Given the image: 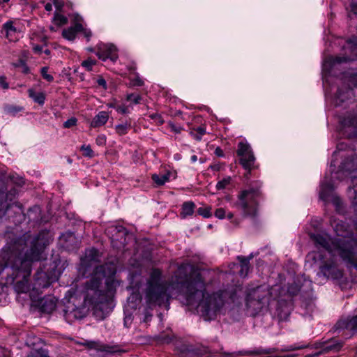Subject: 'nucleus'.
<instances>
[{
    "label": "nucleus",
    "instance_id": "nucleus-63",
    "mask_svg": "<svg viewBox=\"0 0 357 357\" xmlns=\"http://www.w3.org/2000/svg\"><path fill=\"white\" fill-rule=\"evenodd\" d=\"M54 3L57 8H61L62 6V4L60 3L57 0L55 1Z\"/></svg>",
    "mask_w": 357,
    "mask_h": 357
},
{
    "label": "nucleus",
    "instance_id": "nucleus-36",
    "mask_svg": "<svg viewBox=\"0 0 357 357\" xmlns=\"http://www.w3.org/2000/svg\"><path fill=\"white\" fill-rule=\"evenodd\" d=\"M81 151H82L83 155L89 158H93L94 155L93 151L89 145H82L81 146Z\"/></svg>",
    "mask_w": 357,
    "mask_h": 357
},
{
    "label": "nucleus",
    "instance_id": "nucleus-43",
    "mask_svg": "<svg viewBox=\"0 0 357 357\" xmlns=\"http://www.w3.org/2000/svg\"><path fill=\"white\" fill-rule=\"evenodd\" d=\"M215 215L216 218H219V219H223L225 218L226 216V214H225V211L224 208H218L215 212Z\"/></svg>",
    "mask_w": 357,
    "mask_h": 357
},
{
    "label": "nucleus",
    "instance_id": "nucleus-54",
    "mask_svg": "<svg viewBox=\"0 0 357 357\" xmlns=\"http://www.w3.org/2000/svg\"><path fill=\"white\" fill-rule=\"evenodd\" d=\"M82 31L83 32L84 36L86 38L87 40H89L92 35L91 31L87 29H84V28Z\"/></svg>",
    "mask_w": 357,
    "mask_h": 357
},
{
    "label": "nucleus",
    "instance_id": "nucleus-13",
    "mask_svg": "<svg viewBox=\"0 0 357 357\" xmlns=\"http://www.w3.org/2000/svg\"><path fill=\"white\" fill-rule=\"evenodd\" d=\"M105 232L109 236L114 247L120 248L124 246L125 236L127 234V230L124 227L112 225L106 229Z\"/></svg>",
    "mask_w": 357,
    "mask_h": 357
},
{
    "label": "nucleus",
    "instance_id": "nucleus-4",
    "mask_svg": "<svg viewBox=\"0 0 357 357\" xmlns=\"http://www.w3.org/2000/svg\"><path fill=\"white\" fill-rule=\"evenodd\" d=\"M98 258L99 255L98 250L95 248H90L86 250L85 255L81 261V264L85 269L94 267L93 275L85 284V302L94 305L95 307L97 309L107 312L111 305L110 294H112V290L111 286L107 280L106 281L107 291L105 292L102 289V284L105 278V267L103 265H96Z\"/></svg>",
    "mask_w": 357,
    "mask_h": 357
},
{
    "label": "nucleus",
    "instance_id": "nucleus-40",
    "mask_svg": "<svg viewBox=\"0 0 357 357\" xmlns=\"http://www.w3.org/2000/svg\"><path fill=\"white\" fill-rule=\"evenodd\" d=\"M132 321V314H129L128 312V310L126 309L125 310V317H124V326L127 328H128L131 323Z\"/></svg>",
    "mask_w": 357,
    "mask_h": 357
},
{
    "label": "nucleus",
    "instance_id": "nucleus-24",
    "mask_svg": "<svg viewBox=\"0 0 357 357\" xmlns=\"http://www.w3.org/2000/svg\"><path fill=\"white\" fill-rule=\"evenodd\" d=\"M109 119V114L105 111H101L96 114L91 122V126L98 128L105 125Z\"/></svg>",
    "mask_w": 357,
    "mask_h": 357
},
{
    "label": "nucleus",
    "instance_id": "nucleus-22",
    "mask_svg": "<svg viewBox=\"0 0 357 357\" xmlns=\"http://www.w3.org/2000/svg\"><path fill=\"white\" fill-rule=\"evenodd\" d=\"M83 26L80 23H76L74 26L65 29L62 31L63 38L68 40H73L78 32L82 31Z\"/></svg>",
    "mask_w": 357,
    "mask_h": 357
},
{
    "label": "nucleus",
    "instance_id": "nucleus-57",
    "mask_svg": "<svg viewBox=\"0 0 357 357\" xmlns=\"http://www.w3.org/2000/svg\"><path fill=\"white\" fill-rule=\"evenodd\" d=\"M151 317H152V314H150L148 311H146L145 314H144V317L143 319V321L144 322L149 321L151 320Z\"/></svg>",
    "mask_w": 357,
    "mask_h": 357
},
{
    "label": "nucleus",
    "instance_id": "nucleus-59",
    "mask_svg": "<svg viewBox=\"0 0 357 357\" xmlns=\"http://www.w3.org/2000/svg\"><path fill=\"white\" fill-rule=\"evenodd\" d=\"M134 84L137 85V86H142L143 84V81L142 79H140L139 78H137L134 82Z\"/></svg>",
    "mask_w": 357,
    "mask_h": 357
},
{
    "label": "nucleus",
    "instance_id": "nucleus-9",
    "mask_svg": "<svg viewBox=\"0 0 357 357\" xmlns=\"http://www.w3.org/2000/svg\"><path fill=\"white\" fill-rule=\"evenodd\" d=\"M349 82L357 86V74L351 76ZM340 130L346 137H357V112L348 113L340 120Z\"/></svg>",
    "mask_w": 357,
    "mask_h": 357
},
{
    "label": "nucleus",
    "instance_id": "nucleus-15",
    "mask_svg": "<svg viewBox=\"0 0 357 357\" xmlns=\"http://www.w3.org/2000/svg\"><path fill=\"white\" fill-rule=\"evenodd\" d=\"M16 190L15 189L11 190L6 195V200L5 202H0V218L6 215L8 211L13 208H16L17 211L15 213H21L22 212L21 206L15 202L7 203V200L12 201V197L15 195ZM4 192L0 190V197H3Z\"/></svg>",
    "mask_w": 357,
    "mask_h": 357
},
{
    "label": "nucleus",
    "instance_id": "nucleus-11",
    "mask_svg": "<svg viewBox=\"0 0 357 357\" xmlns=\"http://www.w3.org/2000/svg\"><path fill=\"white\" fill-rule=\"evenodd\" d=\"M236 153L239 157L240 164L245 169L248 171L245 174V176L248 177L250 171L255 167V157L252 148L246 142H240L238 144Z\"/></svg>",
    "mask_w": 357,
    "mask_h": 357
},
{
    "label": "nucleus",
    "instance_id": "nucleus-25",
    "mask_svg": "<svg viewBox=\"0 0 357 357\" xmlns=\"http://www.w3.org/2000/svg\"><path fill=\"white\" fill-rule=\"evenodd\" d=\"M33 288L37 290L47 288L50 284L49 280L46 278L45 273L43 272H37Z\"/></svg>",
    "mask_w": 357,
    "mask_h": 357
},
{
    "label": "nucleus",
    "instance_id": "nucleus-3",
    "mask_svg": "<svg viewBox=\"0 0 357 357\" xmlns=\"http://www.w3.org/2000/svg\"><path fill=\"white\" fill-rule=\"evenodd\" d=\"M331 226L337 235L331 238L326 233L310 234V238L318 249L326 250L328 255H338L349 267L357 270V239L347 223L342 220H333ZM357 229V218L354 221Z\"/></svg>",
    "mask_w": 357,
    "mask_h": 357
},
{
    "label": "nucleus",
    "instance_id": "nucleus-5",
    "mask_svg": "<svg viewBox=\"0 0 357 357\" xmlns=\"http://www.w3.org/2000/svg\"><path fill=\"white\" fill-rule=\"evenodd\" d=\"M332 257L338 255H328L326 250L322 251L311 252L307 255V261H312L318 264L320 273L328 279L337 280L342 276V271L337 267Z\"/></svg>",
    "mask_w": 357,
    "mask_h": 357
},
{
    "label": "nucleus",
    "instance_id": "nucleus-52",
    "mask_svg": "<svg viewBox=\"0 0 357 357\" xmlns=\"http://www.w3.org/2000/svg\"><path fill=\"white\" fill-rule=\"evenodd\" d=\"M351 11L357 15V0H351Z\"/></svg>",
    "mask_w": 357,
    "mask_h": 357
},
{
    "label": "nucleus",
    "instance_id": "nucleus-19",
    "mask_svg": "<svg viewBox=\"0 0 357 357\" xmlns=\"http://www.w3.org/2000/svg\"><path fill=\"white\" fill-rule=\"evenodd\" d=\"M151 178L157 185L160 186L163 185L171 179H174L176 178V174L170 171H167L164 174H154L152 175Z\"/></svg>",
    "mask_w": 357,
    "mask_h": 357
},
{
    "label": "nucleus",
    "instance_id": "nucleus-30",
    "mask_svg": "<svg viewBox=\"0 0 357 357\" xmlns=\"http://www.w3.org/2000/svg\"><path fill=\"white\" fill-rule=\"evenodd\" d=\"M190 133L194 139L200 141L206 133V128L204 126H199L192 129Z\"/></svg>",
    "mask_w": 357,
    "mask_h": 357
},
{
    "label": "nucleus",
    "instance_id": "nucleus-45",
    "mask_svg": "<svg viewBox=\"0 0 357 357\" xmlns=\"http://www.w3.org/2000/svg\"><path fill=\"white\" fill-rule=\"evenodd\" d=\"M63 238H66V242L73 243L76 241V238L73 233H66L63 236Z\"/></svg>",
    "mask_w": 357,
    "mask_h": 357
},
{
    "label": "nucleus",
    "instance_id": "nucleus-56",
    "mask_svg": "<svg viewBox=\"0 0 357 357\" xmlns=\"http://www.w3.org/2000/svg\"><path fill=\"white\" fill-rule=\"evenodd\" d=\"M33 50L36 54H40L43 52V47L40 45H35L33 47Z\"/></svg>",
    "mask_w": 357,
    "mask_h": 357
},
{
    "label": "nucleus",
    "instance_id": "nucleus-37",
    "mask_svg": "<svg viewBox=\"0 0 357 357\" xmlns=\"http://www.w3.org/2000/svg\"><path fill=\"white\" fill-rule=\"evenodd\" d=\"M301 290V287L297 284H291L288 287L287 292L290 296L296 295Z\"/></svg>",
    "mask_w": 357,
    "mask_h": 357
},
{
    "label": "nucleus",
    "instance_id": "nucleus-17",
    "mask_svg": "<svg viewBox=\"0 0 357 357\" xmlns=\"http://www.w3.org/2000/svg\"><path fill=\"white\" fill-rule=\"evenodd\" d=\"M96 54L99 59L103 61H105L107 59H110L112 61H115L118 58L116 48L112 44L99 45Z\"/></svg>",
    "mask_w": 357,
    "mask_h": 357
},
{
    "label": "nucleus",
    "instance_id": "nucleus-6",
    "mask_svg": "<svg viewBox=\"0 0 357 357\" xmlns=\"http://www.w3.org/2000/svg\"><path fill=\"white\" fill-rule=\"evenodd\" d=\"M260 182H256L255 185L242 190L238 195L236 207L241 211L244 217H254L257 214L258 198L261 195Z\"/></svg>",
    "mask_w": 357,
    "mask_h": 357
},
{
    "label": "nucleus",
    "instance_id": "nucleus-42",
    "mask_svg": "<svg viewBox=\"0 0 357 357\" xmlns=\"http://www.w3.org/2000/svg\"><path fill=\"white\" fill-rule=\"evenodd\" d=\"M77 123V119L73 117L69 119H68L66 121L63 123V127L66 128H71L74 126H75Z\"/></svg>",
    "mask_w": 357,
    "mask_h": 357
},
{
    "label": "nucleus",
    "instance_id": "nucleus-60",
    "mask_svg": "<svg viewBox=\"0 0 357 357\" xmlns=\"http://www.w3.org/2000/svg\"><path fill=\"white\" fill-rule=\"evenodd\" d=\"M45 8L47 11H51L52 10V6L51 3H47L45 6Z\"/></svg>",
    "mask_w": 357,
    "mask_h": 357
},
{
    "label": "nucleus",
    "instance_id": "nucleus-1",
    "mask_svg": "<svg viewBox=\"0 0 357 357\" xmlns=\"http://www.w3.org/2000/svg\"><path fill=\"white\" fill-rule=\"evenodd\" d=\"M162 271L153 268L147 280L144 298L149 307L165 305L169 307L170 294L168 286L182 293L185 304L196 307L205 320L215 318L226 302H234L236 294L231 291H221L208 295L204 292L205 284L197 268L188 264H183L172 275L169 283L163 280Z\"/></svg>",
    "mask_w": 357,
    "mask_h": 357
},
{
    "label": "nucleus",
    "instance_id": "nucleus-41",
    "mask_svg": "<svg viewBox=\"0 0 357 357\" xmlns=\"http://www.w3.org/2000/svg\"><path fill=\"white\" fill-rule=\"evenodd\" d=\"M96 63L95 61L89 59L82 61V66L84 67L88 71L91 70L92 66Z\"/></svg>",
    "mask_w": 357,
    "mask_h": 357
},
{
    "label": "nucleus",
    "instance_id": "nucleus-62",
    "mask_svg": "<svg viewBox=\"0 0 357 357\" xmlns=\"http://www.w3.org/2000/svg\"><path fill=\"white\" fill-rule=\"evenodd\" d=\"M190 160H191V162H192V163H194V162H197V155H192V156H191V158H190Z\"/></svg>",
    "mask_w": 357,
    "mask_h": 357
},
{
    "label": "nucleus",
    "instance_id": "nucleus-58",
    "mask_svg": "<svg viewBox=\"0 0 357 357\" xmlns=\"http://www.w3.org/2000/svg\"><path fill=\"white\" fill-rule=\"evenodd\" d=\"M20 63L23 66V73H25V74H27L29 73V67L24 63V61H20Z\"/></svg>",
    "mask_w": 357,
    "mask_h": 357
},
{
    "label": "nucleus",
    "instance_id": "nucleus-34",
    "mask_svg": "<svg viewBox=\"0 0 357 357\" xmlns=\"http://www.w3.org/2000/svg\"><path fill=\"white\" fill-rule=\"evenodd\" d=\"M231 179L230 176H227L219 181L216 184V188L219 190L225 189L230 183Z\"/></svg>",
    "mask_w": 357,
    "mask_h": 357
},
{
    "label": "nucleus",
    "instance_id": "nucleus-20",
    "mask_svg": "<svg viewBox=\"0 0 357 357\" xmlns=\"http://www.w3.org/2000/svg\"><path fill=\"white\" fill-rule=\"evenodd\" d=\"M342 347V342H340L336 340H333L326 343L324 345L321 351L316 352L314 354L312 355V356H317L322 352H325V353L330 352V351L337 352L341 349Z\"/></svg>",
    "mask_w": 357,
    "mask_h": 357
},
{
    "label": "nucleus",
    "instance_id": "nucleus-38",
    "mask_svg": "<svg viewBox=\"0 0 357 357\" xmlns=\"http://www.w3.org/2000/svg\"><path fill=\"white\" fill-rule=\"evenodd\" d=\"M142 98L139 95L131 93L127 96V100L135 104L139 103Z\"/></svg>",
    "mask_w": 357,
    "mask_h": 357
},
{
    "label": "nucleus",
    "instance_id": "nucleus-47",
    "mask_svg": "<svg viewBox=\"0 0 357 357\" xmlns=\"http://www.w3.org/2000/svg\"><path fill=\"white\" fill-rule=\"evenodd\" d=\"M305 347V346H303V345H302V346L290 345V346L286 347L285 348L282 349V351H294V350H296V349H301Z\"/></svg>",
    "mask_w": 357,
    "mask_h": 357
},
{
    "label": "nucleus",
    "instance_id": "nucleus-31",
    "mask_svg": "<svg viewBox=\"0 0 357 357\" xmlns=\"http://www.w3.org/2000/svg\"><path fill=\"white\" fill-rule=\"evenodd\" d=\"M131 125L130 123L124 122L123 123L118 124L115 126V130L119 135H124L128 133L130 130Z\"/></svg>",
    "mask_w": 357,
    "mask_h": 357
},
{
    "label": "nucleus",
    "instance_id": "nucleus-26",
    "mask_svg": "<svg viewBox=\"0 0 357 357\" xmlns=\"http://www.w3.org/2000/svg\"><path fill=\"white\" fill-rule=\"evenodd\" d=\"M253 255L251 254L248 257H238V259L240 262L241 270L239 271V274L241 277H245L249 271V262L251 259H252Z\"/></svg>",
    "mask_w": 357,
    "mask_h": 357
},
{
    "label": "nucleus",
    "instance_id": "nucleus-27",
    "mask_svg": "<svg viewBox=\"0 0 357 357\" xmlns=\"http://www.w3.org/2000/svg\"><path fill=\"white\" fill-rule=\"evenodd\" d=\"M3 29L6 32V37L9 40H14V35L17 32L16 28L13 25V21H8L3 25Z\"/></svg>",
    "mask_w": 357,
    "mask_h": 357
},
{
    "label": "nucleus",
    "instance_id": "nucleus-39",
    "mask_svg": "<svg viewBox=\"0 0 357 357\" xmlns=\"http://www.w3.org/2000/svg\"><path fill=\"white\" fill-rule=\"evenodd\" d=\"M48 68L47 67H43L41 68V75L43 77L46 79L48 82H52L54 79L53 76L47 73Z\"/></svg>",
    "mask_w": 357,
    "mask_h": 357
},
{
    "label": "nucleus",
    "instance_id": "nucleus-49",
    "mask_svg": "<svg viewBox=\"0 0 357 357\" xmlns=\"http://www.w3.org/2000/svg\"><path fill=\"white\" fill-rule=\"evenodd\" d=\"M8 83L6 80L5 77H0V88L3 89H6L8 88Z\"/></svg>",
    "mask_w": 357,
    "mask_h": 357
},
{
    "label": "nucleus",
    "instance_id": "nucleus-16",
    "mask_svg": "<svg viewBox=\"0 0 357 357\" xmlns=\"http://www.w3.org/2000/svg\"><path fill=\"white\" fill-rule=\"evenodd\" d=\"M86 345L88 348L95 350L98 353V357H108L118 351L116 347L102 344L99 342H89Z\"/></svg>",
    "mask_w": 357,
    "mask_h": 357
},
{
    "label": "nucleus",
    "instance_id": "nucleus-50",
    "mask_svg": "<svg viewBox=\"0 0 357 357\" xmlns=\"http://www.w3.org/2000/svg\"><path fill=\"white\" fill-rule=\"evenodd\" d=\"M96 142L98 145H104L106 142V137L105 135H99L96 139Z\"/></svg>",
    "mask_w": 357,
    "mask_h": 357
},
{
    "label": "nucleus",
    "instance_id": "nucleus-46",
    "mask_svg": "<svg viewBox=\"0 0 357 357\" xmlns=\"http://www.w3.org/2000/svg\"><path fill=\"white\" fill-rule=\"evenodd\" d=\"M275 351V349L269 348V349H259L255 354H271Z\"/></svg>",
    "mask_w": 357,
    "mask_h": 357
},
{
    "label": "nucleus",
    "instance_id": "nucleus-55",
    "mask_svg": "<svg viewBox=\"0 0 357 357\" xmlns=\"http://www.w3.org/2000/svg\"><path fill=\"white\" fill-rule=\"evenodd\" d=\"M214 153L218 157H223L224 156L223 151L220 147H217L215 149Z\"/></svg>",
    "mask_w": 357,
    "mask_h": 357
},
{
    "label": "nucleus",
    "instance_id": "nucleus-12",
    "mask_svg": "<svg viewBox=\"0 0 357 357\" xmlns=\"http://www.w3.org/2000/svg\"><path fill=\"white\" fill-rule=\"evenodd\" d=\"M347 49L351 50L353 55L348 56H331L327 58L324 63V70L330 71L331 68H335L337 65L347 63L357 58V37H353L347 43Z\"/></svg>",
    "mask_w": 357,
    "mask_h": 357
},
{
    "label": "nucleus",
    "instance_id": "nucleus-44",
    "mask_svg": "<svg viewBox=\"0 0 357 357\" xmlns=\"http://www.w3.org/2000/svg\"><path fill=\"white\" fill-rule=\"evenodd\" d=\"M116 110L121 114H127L129 112L128 107L124 105H118L116 107Z\"/></svg>",
    "mask_w": 357,
    "mask_h": 357
},
{
    "label": "nucleus",
    "instance_id": "nucleus-48",
    "mask_svg": "<svg viewBox=\"0 0 357 357\" xmlns=\"http://www.w3.org/2000/svg\"><path fill=\"white\" fill-rule=\"evenodd\" d=\"M169 125L171 128V130L174 132L180 133L183 130V128L181 126H176L174 123H170Z\"/></svg>",
    "mask_w": 357,
    "mask_h": 357
},
{
    "label": "nucleus",
    "instance_id": "nucleus-29",
    "mask_svg": "<svg viewBox=\"0 0 357 357\" xmlns=\"http://www.w3.org/2000/svg\"><path fill=\"white\" fill-rule=\"evenodd\" d=\"M29 96L33 100L34 102L43 105L45 103V96L43 93H36L33 89L28 90Z\"/></svg>",
    "mask_w": 357,
    "mask_h": 357
},
{
    "label": "nucleus",
    "instance_id": "nucleus-7",
    "mask_svg": "<svg viewBox=\"0 0 357 357\" xmlns=\"http://www.w3.org/2000/svg\"><path fill=\"white\" fill-rule=\"evenodd\" d=\"M280 287L276 285L271 289L266 285L257 287L250 289L246 296V306L250 309L253 313H257L264 306L268 304L270 298L277 296L273 294V291H278Z\"/></svg>",
    "mask_w": 357,
    "mask_h": 357
},
{
    "label": "nucleus",
    "instance_id": "nucleus-10",
    "mask_svg": "<svg viewBox=\"0 0 357 357\" xmlns=\"http://www.w3.org/2000/svg\"><path fill=\"white\" fill-rule=\"evenodd\" d=\"M319 198L325 203L331 202L338 213L342 212L343 205L340 197L334 192L333 181L325 179L320 185Z\"/></svg>",
    "mask_w": 357,
    "mask_h": 357
},
{
    "label": "nucleus",
    "instance_id": "nucleus-23",
    "mask_svg": "<svg viewBox=\"0 0 357 357\" xmlns=\"http://www.w3.org/2000/svg\"><path fill=\"white\" fill-rule=\"evenodd\" d=\"M337 328H346L353 333L357 332V315L347 320H341L337 322Z\"/></svg>",
    "mask_w": 357,
    "mask_h": 357
},
{
    "label": "nucleus",
    "instance_id": "nucleus-61",
    "mask_svg": "<svg viewBox=\"0 0 357 357\" xmlns=\"http://www.w3.org/2000/svg\"><path fill=\"white\" fill-rule=\"evenodd\" d=\"M342 146H343V145H342V144H339V145L337 146V150L336 151H335V152H334V155H337V154H339V153H340V149H342Z\"/></svg>",
    "mask_w": 357,
    "mask_h": 357
},
{
    "label": "nucleus",
    "instance_id": "nucleus-53",
    "mask_svg": "<svg viewBox=\"0 0 357 357\" xmlns=\"http://www.w3.org/2000/svg\"><path fill=\"white\" fill-rule=\"evenodd\" d=\"M150 116H151V119L158 121L160 123H163V120L162 119L161 116L158 114H153Z\"/></svg>",
    "mask_w": 357,
    "mask_h": 357
},
{
    "label": "nucleus",
    "instance_id": "nucleus-35",
    "mask_svg": "<svg viewBox=\"0 0 357 357\" xmlns=\"http://www.w3.org/2000/svg\"><path fill=\"white\" fill-rule=\"evenodd\" d=\"M349 197L352 199V204L357 206V187L349 188Z\"/></svg>",
    "mask_w": 357,
    "mask_h": 357
},
{
    "label": "nucleus",
    "instance_id": "nucleus-51",
    "mask_svg": "<svg viewBox=\"0 0 357 357\" xmlns=\"http://www.w3.org/2000/svg\"><path fill=\"white\" fill-rule=\"evenodd\" d=\"M97 84L102 86L104 89H107V83L104 78L100 77L97 79Z\"/></svg>",
    "mask_w": 357,
    "mask_h": 357
},
{
    "label": "nucleus",
    "instance_id": "nucleus-8",
    "mask_svg": "<svg viewBox=\"0 0 357 357\" xmlns=\"http://www.w3.org/2000/svg\"><path fill=\"white\" fill-rule=\"evenodd\" d=\"M84 298H86V294H84ZM111 305H109V309L107 312H103L100 309H97L95 307L94 305L86 303L85 302V298H84V305L77 307L74 304H69L66 309L63 310V316L66 320L68 323H72L76 319H81L84 317L86 314L87 310L86 307H91L92 310H94V312L97 316H99L101 318H104L105 315H107L109 312L112 311V301L110 297Z\"/></svg>",
    "mask_w": 357,
    "mask_h": 357
},
{
    "label": "nucleus",
    "instance_id": "nucleus-32",
    "mask_svg": "<svg viewBox=\"0 0 357 357\" xmlns=\"http://www.w3.org/2000/svg\"><path fill=\"white\" fill-rule=\"evenodd\" d=\"M52 21L57 26H61L68 22V19L64 15L55 13Z\"/></svg>",
    "mask_w": 357,
    "mask_h": 357
},
{
    "label": "nucleus",
    "instance_id": "nucleus-21",
    "mask_svg": "<svg viewBox=\"0 0 357 357\" xmlns=\"http://www.w3.org/2000/svg\"><path fill=\"white\" fill-rule=\"evenodd\" d=\"M56 300L52 297L43 298L40 301V310L43 312L51 313L56 308Z\"/></svg>",
    "mask_w": 357,
    "mask_h": 357
},
{
    "label": "nucleus",
    "instance_id": "nucleus-2",
    "mask_svg": "<svg viewBox=\"0 0 357 357\" xmlns=\"http://www.w3.org/2000/svg\"><path fill=\"white\" fill-rule=\"evenodd\" d=\"M45 246L46 242L40 234L32 236L28 233L17 238L10 246L6 267L13 270L15 278L22 277V280L17 282L15 285L18 293L29 291V277L31 273L32 265L34 262L45 258Z\"/></svg>",
    "mask_w": 357,
    "mask_h": 357
},
{
    "label": "nucleus",
    "instance_id": "nucleus-18",
    "mask_svg": "<svg viewBox=\"0 0 357 357\" xmlns=\"http://www.w3.org/2000/svg\"><path fill=\"white\" fill-rule=\"evenodd\" d=\"M353 91L350 86H342L338 89L335 96V103L336 105H340L346 100L350 99L353 96Z\"/></svg>",
    "mask_w": 357,
    "mask_h": 357
},
{
    "label": "nucleus",
    "instance_id": "nucleus-28",
    "mask_svg": "<svg viewBox=\"0 0 357 357\" xmlns=\"http://www.w3.org/2000/svg\"><path fill=\"white\" fill-rule=\"evenodd\" d=\"M195 205L192 202H184L182 205V211L181 215L183 218L192 215L194 213Z\"/></svg>",
    "mask_w": 357,
    "mask_h": 357
},
{
    "label": "nucleus",
    "instance_id": "nucleus-33",
    "mask_svg": "<svg viewBox=\"0 0 357 357\" xmlns=\"http://www.w3.org/2000/svg\"><path fill=\"white\" fill-rule=\"evenodd\" d=\"M197 212L199 215H202L205 218H210L212 215L211 207L210 206L199 207Z\"/></svg>",
    "mask_w": 357,
    "mask_h": 357
},
{
    "label": "nucleus",
    "instance_id": "nucleus-14",
    "mask_svg": "<svg viewBox=\"0 0 357 357\" xmlns=\"http://www.w3.org/2000/svg\"><path fill=\"white\" fill-rule=\"evenodd\" d=\"M339 174H347L349 175L352 182L354 183L355 180L357 178V156L355 158H352L349 160L347 159L344 160L340 167L339 172H335L334 175L332 176V178H339L337 176Z\"/></svg>",
    "mask_w": 357,
    "mask_h": 357
},
{
    "label": "nucleus",
    "instance_id": "nucleus-64",
    "mask_svg": "<svg viewBox=\"0 0 357 357\" xmlns=\"http://www.w3.org/2000/svg\"><path fill=\"white\" fill-rule=\"evenodd\" d=\"M26 357H40V356L38 354H31L28 355Z\"/></svg>",
    "mask_w": 357,
    "mask_h": 357
}]
</instances>
